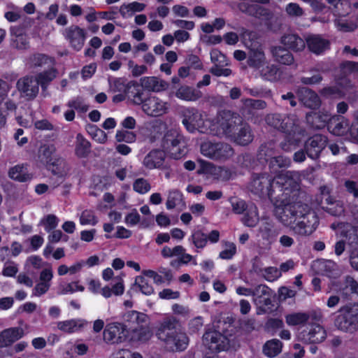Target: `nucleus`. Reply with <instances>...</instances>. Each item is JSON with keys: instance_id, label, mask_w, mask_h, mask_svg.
I'll return each instance as SVG.
<instances>
[{"instance_id": "obj_1", "label": "nucleus", "mask_w": 358, "mask_h": 358, "mask_svg": "<svg viewBox=\"0 0 358 358\" xmlns=\"http://www.w3.org/2000/svg\"><path fill=\"white\" fill-rule=\"evenodd\" d=\"M166 124L160 121L152 127L148 137L150 143L159 146L163 150L154 149L150 151L143 160V165L148 169H160L165 160V152L174 159H180L185 155L186 148L184 138L176 128H171L162 134Z\"/></svg>"}, {"instance_id": "obj_2", "label": "nucleus", "mask_w": 358, "mask_h": 358, "mask_svg": "<svg viewBox=\"0 0 358 358\" xmlns=\"http://www.w3.org/2000/svg\"><path fill=\"white\" fill-rule=\"evenodd\" d=\"M217 123L219 125L214 131L215 136L225 137L240 145H248L253 140L250 127L236 113L229 110L221 111Z\"/></svg>"}, {"instance_id": "obj_3", "label": "nucleus", "mask_w": 358, "mask_h": 358, "mask_svg": "<svg viewBox=\"0 0 358 358\" xmlns=\"http://www.w3.org/2000/svg\"><path fill=\"white\" fill-rule=\"evenodd\" d=\"M177 320L167 317L160 322L157 331V338L164 342L171 351H182L187 348L189 339L187 335L176 329Z\"/></svg>"}, {"instance_id": "obj_4", "label": "nucleus", "mask_w": 358, "mask_h": 358, "mask_svg": "<svg viewBox=\"0 0 358 358\" xmlns=\"http://www.w3.org/2000/svg\"><path fill=\"white\" fill-rule=\"evenodd\" d=\"M221 117V112L215 117L204 118L203 115L193 108H185L182 110V123L190 133L198 131L200 133L208 134L215 136V130L217 129L218 120Z\"/></svg>"}, {"instance_id": "obj_5", "label": "nucleus", "mask_w": 358, "mask_h": 358, "mask_svg": "<svg viewBox=\"0 0 358 358\" xmlns=\"http://www.w3.org/2000/svg\"><path fill=\"white\" fill-rule=\"evenodd\" d=\"M124 320L130 334V341H146L150 337L149 329L146 327L148 321L147 315L136 310L125 313Z\"/></svg>"}, {"instance_id": "obj_6", "label": "nucleus", "mask_w": 358, "mask_h": 358, "mask_svg": "<svg viewBox=\"0 0 358 358\" xmlns=\"http://www.w3.org/2000/svg\"><path fill=\"white\" fill-rule=\"evenodd\" d=\"M55 76V71L51 69L43 74L39 75L38 78L33 77L20 78L17 83V88L20 94V96L26 100L34 99L38 92V85L41 84L43 86V85L52 80Z\"/></svg>"}, {"instance_id": "obj_7", "label": "nucleus", "mask_w": 358, "mask_h": 358, "mask_svg": "<svg viewBox=\"0 0 358 358\" xmlns=\"http://www.w3.org/2000/svg\"><path fill=\"white\" fill-rule=\"evenodd\" d=\"M300 178V173L296 171H281L275 176L274 187H278L280 191H283L280 197L278 195V200L285 198L287 201H291L290 198L287 199V195L290 192L293 199L298 194Z\"/></svg>"}, {"instance_id": "obj_8", "label": "nucleus", "mask_w": 358, "mask_h": 358, "mask_svg": "<svg viewBox=\"0 0 358 358\" xmlns=\"http://www.w3.org/2000/svg\"><path fill=\"white\" fill-rule=\"evenodd\" d=\"M302 203L287 201L285 198L277 200L274 205V214L276 218L285 226H294L299 216V206Z\"/></svg>"}, {"instance_id": "obj_9", "label": "nucleus", "mask_w": 358, "mask_h": 358, "mask_svg": "<svg viewBox=\"0 0 358 358\" xmlns=\"http://www.w3.org/2000/svg\"><path fill=\"white\" fill-rule=\"evenodd\" d=\"M299 216L295 225L292 226L293 231L301 236L310 235L317 228L319 220L315 212L310 210L308 205L302 204L299 206Z\"/></svg>"}, {"instance_id": "obj_10", "label": "nucleus", "mask_w": 358, "mask_h": 358, "mask_svg": "<svg viewBox=\"0 0 358 358\" xmlns=\"http://www.w3.org/2000/svg\"><path fill=\"white\" fill-rule=\"evenodd\" d=\"M240 10L264 22V24L268 30L277 31L280 29V23L278 22V18L275 17L273 13L268 8L259 4L240 5Z\"/></svg>"}, {"instance_id": "obj_11", "label": "nucleus", "mask_w": 358, "mask_h": 358, "mask_svg": "<svg viewBox=\"0 0 358 358\" xmlns=\"http://www.w3.org/2000/svg\"><path fill=\"white\" fill-rule=\"evenodd\" d=\"M200 151L204 157L215 161L227 160L234 153V149L229 144L210 141L201 144Z\"/></svg>"}, {"instance_id": "obj_12", "label": "nucleus", "mask_w": 358, "mask_h": 358, "mask_svg": "<svg viewBox=\"0 0 358 358\" xmlns=\"http://www.w3.org/2000/svg\"><path fill=\"white\" fill-rule=\"evenodd\" d=\"M274 127L281 128L287 133L285 141L280 144L283 150L289 152L299 145L303 134L299 131L296 123L292 122L289 117L285 118L280 125L275 124Z\"/></svg>"}, {"instance_id": "obj_13", "label": "nucleus", "mask_w": 358, "mask_h": 358, "mask_svg": "<svg viewBox=\"0 0 358 358\" xmlns=\"http://www.w3.org/2000/svg\"><path fill=\"white\" fill-rule=\"evenodd\" d=\"M335 324L341 330L352 332L358 328V303L341 308Z\"/></svg>"}, {"instance_id": "obj_14", "label": "nucleus", "mask_w": 358, "mask_h": 358, "mask_svg": "<svg viewBox=\"0 0 358 358\" xmlns=\"http://www.w3.org/2000/svg\"><path fill=\"white\" fill-rule=\"evenodd\" d=\"M141 108L148 116L158 117L169 113L170 103L158 96H150L142 102Z\"/></svg>"}, {"instance_id": "obj_15", "label": "nucleus", "mask_w": 358, "mask_h": 358, "mask_svg": "<svg viewBox=\"0 0 358 358\" xmlns=\"http://www.w3.org/2000/svg\"><path fill=\"white\" fill-rule=\"evenodd\" d=\"M103 340L109 343H121L130 341V334L125 324L112 322L108 324L103 331Z\"/></svg>"}, {"instance_id": "obj_16", "label": "nucleus", "mask_w": 358, "mask_h": 358, "mask_svg": "<svg viewBox=\"0 0 358 358\" xmlns=\"http://www.w3.org/2000/svg\"><path fill=\"white\" fill-rule=\"evenodd\" d=\"M203 344L212 352L227 350L230 341L217 331H208L203 336Z\"/></svg>"}, {"instance_id": "obj_17", "label": "nucleus", "mask_w": 358, "mask_h": 358, "mask_svg": "<svg viewBox=\"0 0 358 358\" xmlns=\"http://www.w3.org/2000/svg\"><path fill=\"white\" fill-rule=\"evenodd\" d=\"M275 178L266 174L255 178L250 183V189L255 194L261 197L271 198L275 185Z\"/></svg>"}, {"instance_id": "obj_18", "label": "nucleus", "mask_w": 358, "mask_h": 358, "mask_svg": "<svg viewBox=\"0 0 358 358\" xmlns=\"http://www.w3.org/2000/svg\"><path fill=\"white\" fill-rule=\"evenodd\" d=\"M320 320H310L304 330L300 333V337L306 343H320L327 337L324 328L317 323Z\"/></svg>"}, {"instance_id": "obj_19", "label": "nucleus", "mask_w": 358, "mask_h": 358, "mask_svg": "<svg viewBox=\"0 0 358 358\" xmlns=\"http://www.w3.org/2000/svg\"><path fill=\"white\" fill-rule=\"evenodd\" d=\"M138 88V85L135 83H126L122 78L115 79L113 82L110 81V89L111 91L113 92L129 94V98L133 97L134 101L136 103L141 101Z\"/></svg>"}, {"instance_id": "obj_20", "label": "nucleus", "mask_w": 358, "mask_h": 358, "mask_svg": "<svg viewBox=\"0 0 358 358\" xmlns=\"http://www.w3.org/2000/svg\"><path fill=\"white\" fill-rule=\"evenodd\" d=\"M260 155L268 157L266 160L269 162V166L272 172L277 173L278 168L288 167L291 164V160L288 157L283 156H275V150L271 145H264L261 148Z\"/></svg>"}, {"instance_id": "obj_21", "label": "nucleus", "mask_w": 358, "mask_h": 358, "mask_svg": "<svg viewBox=\"0 0 358 358\" xmlns=\"http://www.w3.org/2000/svg\"><path fill=\"white\" fill-rule=\"evenodd\" d=\"M65 38L69 42L71 47L76 50H80L86 39L85 29L78 25H71L65 29Z\"/></svg>"}, {"instance_id": "obj_22", "label": "nucleus", "mask_w": 358, "mask_h": 358, "mask_svg": "<svg viewBox=\"0 0 358 358\" xmlns=\"http://www.w3.org/2000/svg\"><path fill=\"white\" fill-rule=\"evenodd\" d=\"M52 278V268L49 265L41 271L39 274V280L32 289L31 296L40 297L46 294L50 288Z\"/></svg>"}, {"instance_id": "obj_23", "label": "nucleus", "mask_w": 358, "mask_h": 358, "mask_svg": "<svg viewBox=\"0 0 358 358\" xmlns=\"http://www.w3.org/2000/svg\"><path fill=\"white\" fill-rule=\"evenodd\" d=\"M201 167L199 171L200 173H203L215 178L227 180L230 177V172L228 169L222 167L216 166L212 163L205 161H200Z\"/></svg>"}, {"instance_id": "obj_24", "label": "nucleus", "mask_w": 358, "mask_h": 358, "mask_svg": "<svg viewBox=\"0 0 358 358\" xmlns=\"http://www.w3.org/2000/svg\"><path fill=\"white\" fill-rule=\"evenodd\" d=\"M87 322L81 318L70 319L56 322L57 329L65 334H74L81 331Z\"/></svg>"}, {"instance_id": "obj_25", "label": "nucleus", "mask_w": 358, "mask_h": 358, "mask_svg": "<svg viewBox=\"0 0 358 358\" xmlns=\"http://www.w3.org/2000/svg\"><path fill=\"white\" fill-rule=\"evenodd\" d=\"M24 334L22 327H11L0 332V348L10 346L23 337Z\"/></svg>"}, {"instance_id": "obj_26", "label": "nucleus", "mask_w": 358, "mask_h": 358, "mask_svg": "<svg viewBox=\"0 0 358 358\" xmlns=\"http://www.w3.org/2000/svg\"><path fill=\"white\" fill-rule=\"evenodd\" d=\"M326 143V138L320 135H315L310 138L305 145L308 156L312 159L317 157L325 147Z\"/></svg>"}, {"instance_id": "obj_27", "label": "nucleus", "mask_w": 358, "mask_h": 358, "mask_svg": "<svg viewBox=\"0 0 358 358\" xmlns=\"http://www.w3.org/2000/svg\"><path fill=\"white\" fill-rule=\"evenodd\" d=\"M329 129L332 134L336 136H343L349 131L352 132V129H357L355 127L351 129L349 121L344 117L337 115L332 116Z\"/></svg>"}, {"instance_id": "obj_28", "label": "nucleus", "mask_w": 358, "mask_h": 358, "mask_svg": "<svg viewBox=\"0 0 358 358\" xmlns=\"http://www.w3.org/2000/svg\"><path fill=\"white\" fill-rule=\"evenodd\" d=\"M321 314L315 313L307 314L305 313H294L289 314L285 317L286 323L289 326H296L308 322L310 320H321Z\"/></svg>"}, {"instance_id": "obj_29", "label": "nucleus", "mask_w": 358, "mask_h": 358, "mask_svg": "<svg viewBox=\"0 0 358 358\" xmlns=\"http://www.w3.org/2000/svg\"><path fill=\"white\" fill-rule=\"evenodd\" d=\"M124 223L130 227L140 224V227L143 229H146L152 225V218L144 217L141 219V216L136 209L131 210L124 217Z\"/></svg>"}, {"instance_id": "obj_30", "label": "nucleus", "mask_w": 358, "mask_h": 358, "mask_svg": "<svg viewBox=\"0 0 358 358\" xmlns=\"http://www.w3.org/2000/svg\"><path fill=\"white\" fill-rule=\"evenodd\" d=\"M332 117L328 111L321 110L308 114L307 122L316 129H321L331 121Z\"/></svg>"}, {"instance_id": "obj_31", "label": "nucleus", "mask_w": 358, "mask_h": 358, "mask_svg": "<svg viewBox=\"0 0 358 358\" xmlns=\"http://www.w3.org/2000/svg\"><path fill=\"white\" fill-rule=\"evenodd\" d=\"M297 94L301 101L308 108H315L320 104L317 94L308 88L303 87L299 90Z\"/></svg>"}, {"instance_id": "obj_32", "label": "nucleus", "mask_w": 358, "mask_h": 358, "mask_svg": "<svg viewBox=\"0 0 358 358\" xmlns=\"http://www.w3.org/2000/svg\"><path fill=\"white\" fill-rule=\"evenodd\" d=\"M281 43L287 48L294 52L301 51L304 49L306 43L297 34H286L282 36Z\"/></svg>"}, {"instance_id": "obj_33", "label": "nucleus", "mask_w": 358, "mask_h": 358, "mask_svg": "<svg viewBox=\"0 0 358 358\" xmlns=\"http://www.w3.org/2000/svg\"><path fill=\"white\" fill-rule=\"evenodd\" d=\"M333 229H338L341 231V235L346 238L348 244L351 245L356 243L358 234L357 230L355 227L349 224L333 223L331 224Z\"/></svg>"}, {"instance_id": "obj_34", "label": "nucleus", "mask_w": 358, "mask_h": 358, "mask_svg": "<svg viewBox=\"0 0 358 358\" xmlns=\"http://www.w3.org/2000/svg\"><path fill=\"white\" fill-rule=\"evenodd\" d=\"M272 54L276 62L282 65L290 66L294 62L293 55L287 49L282 47H275Z\"/></svg>"}, {"instance_id": "obj_35", "label": "nucleus", "mask_w": 358, "mask_h": 358, "mask_svg": "<svg viewBox=\"0 0 358 358\" xmlns=\"http://www.w3.org/2000/svg\"><path fill=\"white\" fill-rule=\"evenodd\" d=\"M8 176L11 179L21 182H27L31 178L27 166L23 164H17L11 167L8 171Z\"/></svg>"}, {"instance_id": "obj_36", "label": "nucleus", "mask_w": 358, "mask_h": 358, "mask_svg": "<svg viewBox=\"0 0 358 358\" xmlns=\"http://www.w3.org/2000/svg\"><path fill=\"white\" fill-rule=\"evenodd\" d=\"M306 43L310 51L317 55L322 52L329 45V41L318 36L308 37L306 39Z\"/></svg>"}, {"instance_id": "obj_37", "label": "nucleus", "mask_w": 358, "mask_h": 358, "mask_svg": "<svg viewBox=\"0 0 358 358\" xmlns=\"http://www.w3.org/2000/svg\"><path fill=\"white\" fill-rule=\"evenodd\" d=\"M29 62L34 67H53L55 59L43 53H35L30 56Z\"/></svg>"}, {"instance_id": "obj_38", "label": "nucleus", "mask_w": 358, "mask_h": 358, "mask_svg": "<svg viewBox=\"0 0 358 358\" xmlns=\"http://www.w3.org/2000/svg\"><path fill=\"white\" fill-rule=\"evenodd\" d=\"M145 275H138L135 278L133 287L141 292L143 294L149 296L154 293V288Z\"/></svg>"}, {"instance_id": "obj_39", "label": "nucleus", "mask_w": 358, "mask_h": 358, "mask_svg": "<svg viewBox=\"0 0 358 358\" xmlns=\"http://www.w3.org/2000/svg\"><path fill=\"white\" fill-rule=\"evenodd\" d=\"M282 346L283 344L280 341L271 339L264 345L263 352L270 358L275 357L282 352Z\"/></svg>"}, {"instance_id": "obj_40", "label": "nucleus", "mask_w": 358, "mask_h": 358, "mask_svg": "<svg viewBox=\"0 0 358 358\" xmlns=\"http://www.w3.org/2000/svg\"><path fill=\"white\" fill-rule=\"evenodd\" d=\"M259 217L257 208L255 205L248 206L246 213L241 219L243 224L248 227H254L259 222Z\"/></svg>"}, {"instance_id": "obj_41", "label": "nucleus", "mask_w": 358, "mask_h": 358, "mask_svg": "<svg viewBox=\"0 0 358 358\" xmlns=\"http://www.w3.org/2000/svg\"><path fill=\"white\" fill-rule=\"evenodd\" d=\"M176 96L182 100L194 101L201 96V92L189 87L182 86L177 90Z\"/></svg>"}, {"instance_id": "obj_42", "label": "nucleus", "mask_w": 358, "mask_h": 358, "mask_svg": "<svg viewBox=\"0 0 358 358\" xmlns=\"http://www.w3.org/2000/svg\"><path fill=\"white\" fill-rule=\"evenodd\" d=\"M90 150V143L83 135L78 134L76 136V144L75 148L76 155L79 157H86Z\"/></svg>"}, {"instance_id": "obj_43", "label": "nucleus", "mask_w": 358, "mask_h": 358, "mask_svg": "<svg viewBox=\"0 0 358 358\" xmlns=\"http://www.w3.org/2000/svg\"><path fill=\"white\" fill-rule=\"evenodd\" d=\"M181 204H183L182 194L177 189L169 190L166 202V208L171 210Z\"/></svg>"}, {"instance_id": "obj_44", "label": "nucleus", "mask_w": 358, "mask_h": 358, "mask_svg": "<svg viewBox=\"0 0 358 358\" xmlns=\"http://www.w3.org/2000/svg\"><path fill=\"white\" fill-rule=\"evenodd\" d=\"M55 152V148L53 145H43L39 148L38 157L42 163L50 164L52 162Z\"/></svg>"}, {"instance_id": "obj_45", "label": "nucleus", "mask_w": 358, "mask_h": 358, "mask_svg": "<svg viewBox=\"0 0 358 358\" xmlns=\"http://www.w3.org/2000/svg\"><path fill=\"white\" fill-rule=\"evenodd\" d=\"M141 85L145 89L159 92L162 90L164 85L156 77H144L141 79Z\"/></svg>"}, {"instance_id": "obj_46", "label": "nucleus", "mask_w": 358, "mask_h": 358, "mask_svg": "<svg viewBox=\"0 0 358 358\" xmlns=\"http://www.w3.org/2000/svg\"><path fill=\"white\" fill-rule=\"evenodd\" d=\"M252 296L255 301H266L269 299L271 289L264 285H259L252 289Z\"/></svg>"}, {"instance_id": "obj_47", "label": "nucleus", "mask_w": 358, "mask_h": 358, "mask_svg": "<svg viewBox=\"0 0 358 358\" xmlns=\"http://www.w3.org/2000/svg\"><path fill=\"white\" fill-rule=\"evenodd\" d=\"M189 241L197 249H203L207 245V234L201 230L194 231L189 236Z\"/></svg>"}, {"instance_id": "obj_48", "label": "nucleus", "mask_w": 358, "mask_h": 358, "mask_svg": "<svg viewBox=\"0 0 358 358\" xmlns=\"http://www.w3.org/2000/svg\"><path fill=\"white\" fill-rule=\"evenodd\" d=\"M85 287L79 284L78 281H72L69 283L62 285L59 288L60 294H69L76 292H83Z\"/></svg>"}, {"instance_id": "obj_49", "label": "nucleus", "mask_w": 358, "mask_h": 358, "mask_svg": "<svg viewBox=\"0 0 358 358\" xmlns=\"http://www.w3.org/2000/svg\"><path fill=\"white\" fill-rule=\"evenodd\" d=\"M108 358H143V357L138 352L132 351L127 348H122L113 352Z\"/></svg>"}, {"instance_id": "obj_50", "label": "nucleus", "mask_w": 358, "mask_h": 358, "mask_svg": "<svg viewBox=\"0 0 358 358\" xmlns=\"http://www.w3.org/2000/svg\"><path fill=\"white\" fill-rule=\"evenodd\" d=\"M98 222V219L94 213L90 210H83L80 216V224L81 225L94 226Z\"/></svg>"}, {"instance_id": "obj_51", "label": "nucleus", "mask_w": 358, "mask_h": 358, "mask_svg": "<svg viewBox=\"0 0 358 358\" xmlns=\"http://www.w3.org/2000/svg\"><path fill=\"white\" fill-rule=\"evenodd\" d=\"M224 250L219 254V257L222 259H231L236 253V246L234 243L224 241Z\"/></svg>"}, {"instance_id": "obj_52", "label": "nucleus", "mask_w": 358, "mask_h": 358, "mask_svg": "<svg viewBox=\"0 0 358 358\" xmlns=\"http://www.w3.org/2000/svg\"><path fill=\"white\" fill-rule=\"evenodd\" d=\"M66 106L70 108H73V110H76L77 111L82 113H85L88 110V105L80 96L73 98L68 101Z\"/></svg>"}, {"instance_id": "obj_53", "label": "nucleus", "mask_w": 358, "mask_h": 358, "mask_svg": "<svg viewBox=\"0 0 358 358\" xmlns=\"http://www.w3.org/2000/svg\"><path fill=\"white\" fill-rule=\"evenodd\" d=\"M58 217L52 214L45 216L41 221V224L43 225L46 231L50 232L55 229L59 224Z\"/></svg>"}, {"instance_id": "obj_54", "label": "nucleus", "mask_w": 358, "mask_h": 358, "mask_svg": "<svg viewBox=\"0 0 358 358\" xmlns=\"http://www.w3.org/2000/svg\"><path fill=\"white\" fill-rule=\"evenodd\" d=\"M115 139L117 142H125L131 143L136 139V134L132 131L125 130H117L115 134Z\"/></svg>"}, {"instance_id": "obj_55", "label": "nucleus", "mask_w": 358, "mask_h": 358, "mask_svg": "<svg viewBox=\"0 0 358 358\" xmlns=\"http://www.w3.org/2000/svg\"><path fill=\"white\" fill-rule=\"evenodd\" d=\"M133 189L135 192L144 194L151 189V185L147 180L138 178L134 182Z\"/></svg>"}, {"instance_id": "obj_56", "label": "nucleus", "mask_w": 358, "mask_h": 358, "mask_svg": "<svg viewBox=\"0 0 358 358\" xmlns=\"http://www.w3.org/2000/svg\"><path fill=\"white\" fill-rule=\"evenodd\" d=\"M210 58L214 63L213 67H224L228 65L226 56L217 50H213L210 52Z\"/></svg>"}, {"instance_id": "obj_57", "label": "nucleus", "mask_w": 358, "mask_h": 358, "mask_svg": "<svg viewBox=\"0 0 358 358\" xmlns=\"http://www.w3.org/2000/svg\"><path fill=\"white\" fill-rule=\"evenodd\" d=\"M322 94L329 98L340 99L346 95V90L337 87H327L322 90Z\"/></svg>"}, {"instance_id": "obj_58", "label": "nucleus", "mask_w": 358, "mask_h": 358, "mask_svg": "<svg viewBox=\"0 0 358 358\" xmlns=\"http://www.w3.org/2000/svg\"><path fill=\"white\" fill-rule=\"evenodd\" d=\"M52 171L59 177H64L68 174L69 166L63 160H58L57 164L52 163Z\"/></svg>"}, {"instance_id": "obj_59", "label": "nucleus", "mask_w": 358, "mask_h": 358, "mask_svg": "<svg viewBox=\"0 0 358 358\" xmlns=\"http://www.w3.org/2000/svg\"><path fill=\"white\" fill-rule=\"evenodd\" d=\"M334 24L337 29L342 32H351L353 31L356 27L355 24L352 22H349L346 20L337 19L334 21Z\"/></svg>"}, {"instance_id": "obj_60", "label": "nucleus", "mask_w": 358, "mask_h": 358, "mask_svg": "<svg viewBox=\"0 0 358 358\" xmlns=\"http://www.w3.org/2000/svg\"><path fill=\"white\" fill-rule=\"evenodd\" d=\"M232 210L236 214H241L248 209V206L243 200L231 198L229 200Z\"/></svg>"}, {"instance_id": "obj_61", "label": "nucleus", "mask_w": 358, "mask_h": 358, "mask_svg": "<svg viewBox=\"0 0 358 358\" xmlns=\"http://www.w3.org/2000/svg\"><path fill=\"white\" fill-rule=\"evenodd\" d=\"M89 133L93 139L99 143H105L107 141L106 134L99 128L92 127Z\"/></svg>"}, {"instance_id": "obj_62", "label": "nucleus", "mask_w": 358, "mask_h": 358, "mask_svg": "<svg viewBox=\"0 0 358 358\" xmlns=\"http://www.w3.org/2000/svg\"><path fill=\"white\" fill-rule=\"evenodd\" d=\"M287 14L292 17H300L303 14L302 8L296 3H289L285 7Z\"/></svg>"}, {"instance_id": "obj_63", "label": "nucleus", "mask_w": 358, "mask_h": 358, "mask_svg": "<svg viewBox=\"0 0 358 358\" xmlns=\"http://www.w3.org/2000/svg\"><path fill=\"white\" fill-rule=\"evenodd\" d=\"M264 275L266 280L273 282L281 276V272L276 267H268L264 270Z\"/></svg>"}, {"instance_id": "obj_64", "label": "nucleus", "mask_w": 358, "mask_h": 358, "mask_svg": "<svg viewBox=\"0 0 358 358\" xmlns=\"http://www.w3.org/2000/svg\"><path fill=\"white\" fill-rule=\"evenodd\" d=\"M115 283L111 287L113 294L115 296H120L124 292V281L120 277L115 278Z\"/></svg>"}]
</instances>
